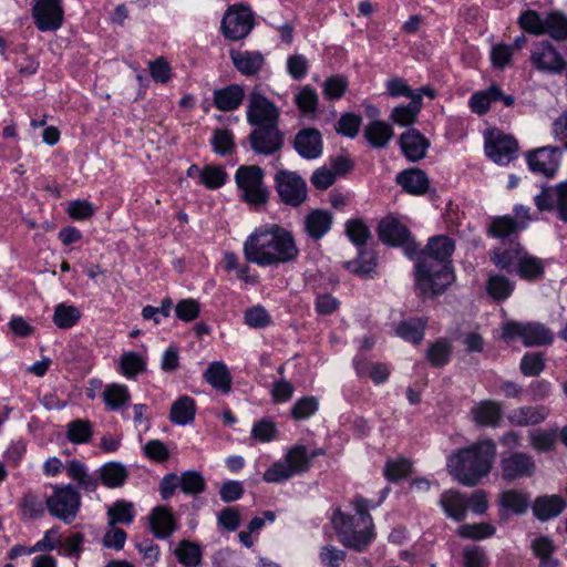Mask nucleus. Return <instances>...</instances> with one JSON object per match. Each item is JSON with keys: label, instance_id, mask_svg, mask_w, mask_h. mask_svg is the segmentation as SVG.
Returning a JSON list of instances; mask_svg holds the SVG:
<instances>
[{"label": "nucleus", "instance_id": "774afa93", "mask_svg": "<svg viewBox=\"0 0 567 567\" xmlns=\"http://www.w3.org/2000/svg\"><path fill=\"white\" fill-rule=\"evenodd\" d=\"M465 567H487V558L478 546H467L463 550Z\"/></svg>", "mask_w": 567, "mask_h": 567}, {"label": "nucleus", "instance_id": "7ed1b4c3", "mask_svg": "<svg viewBox=\"0 0 567 567\" xmlns=\"http://www.w3.org/2000/svg\"><path fill=\"white\" fill-rule=\"evenodd\" d=\"M495 456V443L483 440L452 453L447 457L446 468L456 482L473 487L488 475Z\"/></svg>", "mask_w": 567, "mask_h": 567}, {"label": "nucleus", "instance_id": "6e6552de", "mask_svg": "<svg viewBox=\"0 0 567 567\" xmlns=\"http://www.w3.org/2000/svg\"><path fill=\"white\" fill-rule=\"evenodd\" d=\"M81 503V495L72 484L53 486L45 501L48 512L65 524H71L76 518Z\"/></svg>", "mask_w": 567, "mask_h": 567}, {"label": "nucleus", "instance_id": "dca6fc26", "mask_svg": "<svg viewBox=\"0 0 567 567\" xmlns=\"http://www.w3.org/2000/svg\"><path fill=\"white\" fill-rule=\"evenodd\" d=\"M63 0H38V30H58L64 18Z\"/></svg>", "mask_w": 567, "mask_h": 567}, {"label": "nucleus", "instance_id": "aec40b11", "mask_svg": "<svg viewBox=\"0 0 567 567\" xmlns=\"http://www.w3.org/2000/svg\"><path fill=\"white\" fill-rule=\"evenodd\" d=\"M400 146L409 161L416 162L425 156L430 143L419 131L411 128L401 135Z\"/></svg>", "mask_w": 567, "mask_h": 567}, {"label": "nucleus", "instance_id": "6ab92c4d", "mask_svg": "<svg viewBox=\"0 0 567 567\" xmlns=\"http://www.w3.org/2000/svg\"><path fill=\"white\" fill-rule=\"evenodd\" d=\"M503 476L507 480H516L523 476H532L535 471L533 458L525 453H513L502 461Z\"/></svg>", "mask_w": 567, "mask_h": 567}, {"label": "nucleus", "instance_id": "49530a36", "mask_svg": "<svg viewBox=\"0 0 567 567\" xmlns=\"http://www.w3.org/2000/svg\"><path fill=\"white\" fill-rule=\"evenodd\" d=\"M110 518L109 525L115 524H131L134 519L135 513L133 504L125 501H117L107 509Z\"/></svg>", "mask_w": 567, "mask_h": 567}, {"label": "nucleus", "instance_id": "1a4fd4ad", "mask_svg": "<svg viewBox=\"0 0 567 567\" xmlns=\"http://www.w3.org/2000/svg\"><path fill=\"white\" fill-rule=\"evenodd\" d=\"M502 338L511 340L519 338L527 347L544 346L553 342V333L542 323L506 322L502 328Z\"/></svg>", "mask_w": 567, "mask_h": 567}, {"label": "nucleus", "instance_id": "9d476101", "mask_svg": "<svg viewBox=\"0 0 567 567\" xmlns=\"http://www.w3.org/2000/svg\"><path fill=\"white\" fill-rule=\"evenodd\" d=\"M254 27V16L244 6L230 7L221 21L223 33L226 38L237 41L249 34Z\"/></svg>", "mask_w": 567, "mask_h": 567}, {"label": "nucleus", "instance_id": "6e6d98bb", "mask_svg": "<svg viewBox=\"0 0 567 567\" xmlns=\"http://www.w3.org/2000/svg\"><path fill=\"white\" fill-rule=\"evenodd\" d=\"M318 409L319 403L315 396H305L293 404L291 414L296 420H306L311 417Z\"/></svg>", "mask_w": 567, "mask_h": 567}, {"label": "nucleus", "instance_id": "ea45409f", "mask_svg": "<svg viewBox=\"0 0 567 567\" xmlns=\"http://www.w3.org/2000/svg\"><path fill=\"white\" fill-rule=\"evenodd\" d=\"M228 181L225 168L218 165H206L202 167L200 182L208 189H218Z\"/></svg>", "mask_w": 567, "mask_h": 567}, {"label": "nucleus", "instance_id": "423d86ee", "mask_svg": "<svg viewBox=\"0 0 567 567\" xmlns=\"http://www.w3.org/2000/svg\"><path fill=\"white\" fill-rule=\"evenodd\" d=\"M310 457L303 445H295L287 450L284 458L275 462L265 473L267 483H280L309 468Z\"/></svg>", "mask_w": 567, "mask_h": 567}, {"label": "nucleus", "instance_id": "4d7b16f0", "mask_svg": "<svg viewBox=\"0 0 567 567\" xmlns=\"http://www.w3.org/2000/svg\"><path fill=\"white\" fill-rule=\"evenodd\" d=\"M175 553L178 557V560L188 567L196 566L200 560L199 547L188 542H182L177 546Z\"/></svg>", "mask_w": 567, "mask_h": 567}, {"label": "nucleus", "instance_id": "79ce46f5", "mask_svg": "<svg viewBox=\"0 0 567 567\" xmlns=\"http://www.w3.org/2000/svg\"><path fill=\"white\" fill-rule=\"evenodd\" d=\"M100 476L105 486L114 488L124 484L127 473L123 465L107 463L101 467Z\"/></svg>", "mask_w": 567, "mask_h": 567}, {"label": "nucleus", "instance_id": "b1692460", "mask_svg": "<svg viewBox=\"0 0 567 567\" xmlns=\"http://www.w3.org/2000/svg\"><path fill=\"white\" fill-rule=\"evenodd\" d=\"M150 526L158 538H167L176 529V519L166 506H156L150 514Z\"/></svg>", "mask_w": 567, "mask_h": 567}, {"label": "nucleus", "instance_id": "69168bd1", "mask_svg": "<svg viewBox=\"0 0 567 567\" xmlns=\"http://www.w3.org/2000/svg\"><path fill=\"white\" fill-rule=\"evenodd\" d=\"M346 231L349 239L358 246L363 245L370 235L369 228L360 219L349 220L346 226Z\"/></svg>", "mask_w": 567, "mask_h": 567}, {"label": "nucleus", "instance_id": "e433bc0d", "mask_svg": "<svg viewBox=\"0 0 567 567\" xmlns=\"http://www.w3.org/2000/svg\"><path fill=\"white\" fill-rule=\"evenodd\" d=\"M532 548L539 559L540 567H558V560L553 558L555 546L547 536H540L533 540Z\"/></svg>", "mask_w": 567, "mask_h": 567}, {"label": "nucleus", "instance_id": "f257e3e1", "mask_svg": "<svg viewBox=\"0 0 567 567\" xmlns=\"http://www.w3.org/2000/svg\"><path fill=\"white\" fill-rule=\"evenodd\" d=\"M244 252L248 261L267 267L293 260L299 249L290 231L276 224H265L247 237Z\"/></svg>", "mask_w": 567, "mask_h": 567}, {"label": "nucleus", "instance_id": "a18cd8bd", "mask_svg": "<svg viewBox=\"0 0 567 567\" xmlns=\"http://www.w3.org/2000/svg\"><path fill=\"white\" fill-rule=\"evenodd\" d=\"M81 312L76 307L61 303L55 308L53 322L60 329H70L79 322Z\"/></svg>", "mask_w": 567, "mask_h": 567}, {"label": "nucleus", "instance_id": "cd10ccee", "mask_svg": "<svg viewBox=\"0 0 567 567\" xmlns=\"http://www.w3.org/2000/svg\"><path fill=\"white\" fill-rule=\"evenodd\" d=\"M332 216L327 210L315 209L305 218V230L313 239L322 238L331 228Z\"/></svg>", "mask_w": 567, "mask_h": 567}, {"label": "nucleus", "instance_id": "473e14b6", "mask_svg": "<svg viewBox=\"0 0 567 567\" xmlns=\"http://www.w3.org/2000/svg\"><path fill=\"white\" fill-rule=\"evenodd\" d=\"M354 368L360 377L369 375L375 384L385 382L389 378L390 370L384 363H371L362 357L354 359Z\"/></svg>", "mask_w": 567, "mask_h": 567}, {"label": "nucleus", "instance_id": "4be33fe9", "mask_svg": "<svg viewBox=\"0 0 567 567\" xmlns=\"http://www.w3.org/2000/svg\"><path fill=\"white\" fill-rule=\"evenodd\" d=\"M295 146L302 157L317 158L322 153L321 134L315 128H305L296 136Z\"/></svg>", "mask_w": 567, "mask_h": 567}, {"label": "nucleus", "instance_id": "de8ad7c7", "mask_svg": "<svg viewBox=\"0 0 567 567\" xmlns=\"http://www.w3.org/2000/svg\"><path fill=\"white\" fill-rule=\"evenodd\" d=\"M545 33L555 40L567 39V17L560 12H551L545 17Z\"/></svg>", "mask_w": 567, "mask_h": 567}, {"label": "nucleus", "instance_id": "f3484780", "mask_svg": "<svg viewBox=\"0 0 567 567\" xmlns=\"http://www.w3.org/2000/svg\"><path fill=\"white\" fill-rule=\"evenodd\" d=\"M251 147L255 152L271 154L282 145V140L277 125L259 126L250 135Z\"/></svg>", "mask_w": 567, "mask_h": 567}, {"label": "nucleus", "instance_id": "72a5a7b5", "mask_svg": "<svg viewBox=\"0 0 567 567\" xmlns=\"http://www.w3.org/2000/svg\"><path fill=\"white\" fill-rule=\"evenodd\" d=\"M195 402L192 398L184 395L177 399L171 409V421L178 425H186L194 420Z\"/></svg>", "mask_w": 567, "mask_h": 567}, {"label": "nucleus", "instance_id": "4468645a", "mask_svg": "<svg viewBox=\"0 0 567 567\" xmlns=\"http://www.w3.org/2000/svg\"><path fill=\"white\" fill-rule=\"evenodd\" d=\"M279 118V110L272 102L258 92H252L249 96L247 107V120L256 126L277 125Z\"/></svg>", "mask_w": 567, "mask_h": 567}, {"label": "nucleus", "instance_id": "bf43d9fd", "mask_svg": "<svg viewBox=\"0 0 567 567\" xmlns=\"http://www.w3.org/2000/svg\"><path fill=\"white\" fill-rule=\"evenodd\" d=\"M451 346L443 340L433 343L427 351V359L432 365L442 367L449 362Z\"/></svg>", "mask_w": 567, "mask_h": 567}, {"label": "nucleus", "instance_id": "9b49d317", "mask_svg": "<svg viewBox=\"0 0 567 567\" xmlns=\"http://www.w3.org/2000/svg\"><path fill=\"white\" fill-rule=\"evenodd\" d=\"M561 150L543 146L526 153L525 158L530 172L545 177H554L560 166Z\"/></svg>", "mask_w": 567, "mask_h": 567}, {"label": "nucleus", "instance_id": "c03bdc74", "mask_svg": "<svg viewBox=\"0 0 567 567\" xmlns=\"http://www.w3.org/2000/svg\"><path fill=\"white\" fill-rule=\"evenodd\" d=\"M146 363L142 355L136 352H124L120 359V370L127 379L135 378L145 370Z\"/></svg>", "mask_w": 567, "mask_h": 567}, {"label": "nucleus", "instance_id": "864d4df0", "mask_svg": "<svg viewBox=\"0 0 567 567\" xmlns=\"http://www.w3.org/2000/svg\"><path fill=\"white\" fill-rule=\"evenodd\" d=\"M514 290V284L504 276H492L487 282L488 293L497 300L507 299Z\"/></svg>", "mask_w": 567, "mask_h": 567}, {"label": "nucleus", "instance_id": "0e129e2a", "mask_svg": "<svg viewBox=\"0 0 567 567\" xmlns=\"http://www.w3.org/2000/svg\"><path fill=\"white\" fill-rule=\"evenodd\" d=\"M517 229L516 221L509 216L494 218L489 231L494 237L505 238Z\"/></svg>", "mask_w": 567, "mask_h": 567}, {"label": "nucleus", "instance_id": "f704fd0d", "mask_svg": "<svg viewBox=\"0 0 567 567\" xmlns=\"http://www.w3.org/2000/svg\"><path fill=\"white\" fill-rule=\"evenodd\" d=\"M517 259V267L515 271L524 279H534L543 274L542 261L532 255L523 251V255H517V249L513 250Z\"/></svg>", "mask_w": 567, "mask_h": 567}, {"label": "nucleus", "instance_id": "37998d69", "mask_svg": "<svg viewBox=\"0 0 567 567\" xmlns=\"http://www.w3.org/2000/svg\"><path fill=\"white\" fill-rule=\"evenodd\" d=\"M425 321L423 319H410L402 321L396 328V334L402 339L417 343L423 339Z\"/></svg>", "mask_w": 567, "mask_h": 567}, {"label": "nucleus", "instance_id": "c756f323", "mask_svg": "<svg viewBox=\"0 0 567 567\" xmlns=\"http://www.w3.org/2000/svg\"><path fill=\"white\" fill-rule=\"evenodd\" d=\"M515 248L518 250L517 255H523L520 245L516 241L502 243L499 247L494 250L493 261L494 264L509 272L515 271L518 262L515 257Z\"/></svg>", "mask_w": 567, "mask_h": 567}, {"label": "nucleus", "instance_id": "052dcab7", "mask_svg": "<svg viewBox=\"0 0 567 567\" xmlns=\"http://www.w3.org/2000/svg\"><path fill=\"white\" fill-rule=\"evenodd\" d=\"M347 268L357 275H369L375 267L374 256L371 252L362 251L358 258L346 264Z\"/></svg>", "mask_w": 567, "mask_h": 567}, {"label": "nucleus", "instance_id": "f8f14e48", "mask_svg": "<svg viewBox=\"0 0 567 567\" xmlns=\"http://www.w3.org/2000/svg\"><path fill=\"white\" fill-rule=\"evenodd\" d=\"M516 141L499 131H491L485 137V153L498 165H507L516 157Z\"/></svg>", "mask_w": 567, "mask_h": 567}, {"label": "nucleus", "instance_id": "e2e57ef3", "mask_svg": "<svg viewBox=\"0 0 567 567\" xmlns=\"http://www.w3.org/2000/svg\"><path fill=\"white\" fill-rule=\"evenodd\" d=\"M245 322L252 328L261 329L270 323V316L261 306H254L246 310Z\"/></svg>", "mask_w": 567, "mask_h": 567}, {"label": "nucleus", "instance_id": "39448f33", "mask_svg": "<svg viewBox=\"0 0 567 567\" xmlns=\"http://www.w3.org/2000/svg\"><path fill=\"white\" fill-rule=\"evenodd\" d=\"M42 473L47 477H58L64 471L69 478L74 481L79 488L93 492L97 487L96 478L89 472L85 463L78 458H71L66 463L58 456H49L42 464Z\"/></svg>", "mask_w": 567, "mask_h": 567}, {"label": "nucleus", "instance_id": "2eb2a0df", "mask_svg": "<svg viewBox=\"0 0 567 567\" xmlns=\"http://www.w3.org/2000/svg\"><path fill=\"white\" fill-rule=\"evenodd\" d=\"M530 62L540 72L560 73L565 69V60L547 41L537 43L530 53Z\"/></svg>", "mask_w": 567, "mask_h": 567}, {"label": "nucleus", "instance_id": "0eeeda50", "mask_svg": "<svg viewBox=\"0 0 567 567\" xmlns=\"http://www.w3.org/2000/svg\"><path fill=\"white\" fill-rule=\"evenodd\" d=\"M235 182L243 200L259 208L268 200V190L264 184V172L256 165L240 166L235 174Z\"/></svg>", "mask_w": 567, "mask_h": 567}, {"label": "nucleus", "instance_id": "c85d7f7f", "mask_svg": "<svg viewBox=\"0 0 567 567\" xmlns=\"http://www.w3.org/2000/svg\"><path fill=\"white\" fill-rule=\"evenodd\" d=\"M205 380L215 389L227 393L231 388V375L226 367V364L221 361H215L209 364L205 374Z\"/></svg>", "mask_w": 567, "mask_h": 567}, {"label": "nucleus", "instance_id": "412c9836", "mask_svg": "<svg viewBox=\"0 0 567 567\" xmlns=\"http://www.w3.org/2000/svg\"><path fill=\"white\" fill-rule=\"evenodd\" d=\"M549 408L546 405L519 406L508 413V421L516 426L536 425L544 422L549 415Z\"/></svg>", "mask_w": 567, "mask_h": 567}, {"label": "nucleus", "instance_id": "603ef678", "mask_svg": "<svg viewBox=\"0 0 567 567\" xmlns=\"http://www.w3.org/2000/svg\"><path fill=\"white\" fill-rule=\"evenodd\" d=\"M501 504L515 513H524L528 507L529 498L523 492L505 491L501 494Z\"/></svg>", "mask_w": 567, "mask_h": 567}, {"label": "nucleus", "instance_id": "09e8293b", "mask_svg": "<svg viewBox=\"0 0 567 567\" xmlns=\"http://www.w3.org/2000/svg\"><path fill=\"white\" fill-rule=\"evenodd\" d=\"M502 96L496 87H489L486 91L476 92L470 100V106L476 114H484L488 111L489 104Z\"/></svg>", "mask_w": 567, "mask_h": 567}, {"label": "nucleus", "instance_id": "f03ea898", "mask_svg": "<svg viewBox=\"0 0 567 567\" xmlns=\"http://www.w3.org/2000/svg\"><path fill=\"white\" fill-rule=\"evenodd\" d=\"M454 243L447 236L432 237L416 264L415 282L423 295L441 293L454 280L449 258L454 251Z\"/></svg>", "mask_w": 567, "mask_h": 567}, {"label": "nucleus", "instance_id": "ddd939ff", "mask_svg": "<svg viewBox=\"0 0 567 567\" xmlns=\"http://www.w3.org/2000/svg\"><path fill=\"white\" fill-rule=\"evenodd\" d=\"M276 182L278 194L285 204L297 207L306 200V183L296 173L281 171L276 175Z\"/></svg>", "mask_w": 567, "mask_h": 567}, {"label": "nucleus", "instance_id": "393cba45", "mask_svg": "<svg viewBox=\"0 0 567 567\" xmlns=\"http://www.w3.org/2000/svg\"><path fill=\"white\" fill-rule=\"evenodd\" d=\"M440 505L449 518L463 520L467 512V498L456 489H449L442 493Z\"/></svg>", "mask_w": 567, "mask_h": 567}, {"label": "nucleus", "instance_id": "a878e982", "mask_svg": "<svg viewBox=\"0 0 567 567\" xmlns=\"http://www.w3.org/2000/svg\"><path fill=\"white\" fill-rule=\"evenodd\" d=\"M230 59L235 68L244 75L258 73L265 62L264 55L258 51H231Z\"/></svg>", "mask_w": 567, "mask_h": 567}, {"label": "nucleus", "instance_id": "3c124183", "mask_svg": "<svg viewBox=\"0 0 567 567\" xmlns=\"http://www.w3.org/2000/svg\"><path fill=\"white\" fill-rule=\"evenodd\" d=\"M412 470V463L404 457L388 460L384 467V475L391 482L400 481L406 477Z\"/></svg>", "mask_w": 567, "mask_h": 567}, {"label": "nucleus", "instance_id": "c9c22d12", "mask_svg": "<svg viewBox=\"0 0 567 567\" xmlns=\"http://www.w3.org/2000/svg\"><path fill=\"white\" fill-rule=\"evenodd\" d=\"M364 135L374 147H384L392 138L393 130L385 122L374 121L367 126Z\"/></svg>", "mask_w": 567, "mask_h": 567}, {"label": "nucleus", "instance_id": "4c0bfd02", "mask_svg": "<svg viewBox=\"0 0 567 567\" xmlns=\"http://www.w3.org/2000/svg\"><path fill=\"white\" fill-rule=\"evenodd\" d=\"M421 111V99L414 97L408 105H400L392 110L391 120L401 126H408L416 121Z\"/></svg>", "mask_w": 567, "mask_h": 567}, {"label": "nucleus", "instance_id": "20e7f679", "mask_svg": "<svg viewBox=\"0 0 567 567\" xmlns=\"http://www.w3.org/2000/svg\"><path fill=\"white\" fill-rule=\"evenodd\" d=\"M353 506L354 515H346L338 509L333 513L331 523L344 546L360 550L371 543L373 524L369 514L368 499L355 497Z\"/></svg>", "mask_w": 567, "mask_h": 567}, {"label": "nucleus", "instance_id": "7c9ffc66", "mask_svg": "<svg viewBox=\"0 0 567 567\" xmlns=\"http://www.w3.org/2000/svg\"><path fill=\"white\" fill-rule=\"evenodd\" d=\"M244 90L240 85H229L214 92V103L221 111L236 110L243 102Z\"/></svg>", "mask_w": 567, "mask_h": 567}, {"label": "nucleus", "instance_id": "58836bf2", "mask_svg": "<svg viewBox=\"0 0 567 567\" xmlns=\"http://www.w3.org/2000/svg\"><path fill=\"white\" fill-rule=\"evenodd\" d=\"M65 434L71 443L85 444L92 437V424L86 420H73L66 424Z\"/></svg>", "mask_w": 567, "mask_h": 567}, {"label": "nucleus", "instance_id": "a211bd4d", "mask_svg": "<svg viewBox=\"0 0 567 567\" xmlns=\"http://www.w3.org/2000/svg\"><path fill=\"white\" fill-rule=\"evenodd\" d=\"M378 231L380 239L388 245H409V230L403 224H401L399 219L393 216L383 218L379 224Z\"/></svg>", "mask_w": 567, "mask_h": 567}, {"label": "nucleus", "instance_id": "338daca9", "mask_svg": "<svg viewBox=\"0 0 567 567\" xmlns=\"http://www.w3.org/2000/svg\"><path fill=\"white\" fill-rule=\"evenodd\" d=\"M295 100L298 107L305 113L315 112L318 105V94L310 86L302 87Z\"/></svg>", "mask_w": 567, "mask_h": 567}, {"label": "nucleus", "instance_id": "bb28decb", "mask_svg": "<svg viewBox=\"0 0 567 567\" xmlns=\"http://www.w3.org/2000/svg\"><path fill=\"white\" fill-rule=\"evenodd\" d=\"M396 182L404 190L412 195L424 194L430 185L426 174L419 168H410L396 176Z\"/></svg>", "mask_w": 567, "mask_h": 567}, {"label": "nucleus", "instance_id": "a19ab883", "mask_svg": "<svg viewBox=\"0 0 567 567\" xmlns=\"http://www.w3.org/2000/svg\"><path fill=\"white\" fill-rule=\"evenodd\" d=\"M131 399L128 389L124 384L112 383L105 386L103 391V400L112 410L120 409Z\"/></svg>", "mask_w": 567, "mask_h": 567}, {"label": "nucleus", "instance_id": "680f3d73", "mask_svg": "<svg viewBox=\"0 0 567 567\" xmlns=\"http://www.w3.org/2000/svg\"><path fill=\"white\" fill-rule=\"evenodd\" d=\"M323 94L326 99L339 100L348 87V82L344 78L334 75L327 79L323 84Z\"/></svg>", "mask_w": 567, "mask_h": 567}, {"label": "nucleus", "instance_id": "13d9d810", "mask_svg": "<svg viewBox=\"0 0 567 567\" xmlns=\"http://www.w3.org/2000/svg\"><path fill=\"white\" fill-rule=\"evenodd\" d=\"M277 429L272 421L259 420L251 427V436L261 443H268L276 439Z\"/></svg>", "mask_w": 567, "mask_h": 567}, {"label": "nucleus", "instance_id": "2f4dec72", "mask_svg": "<svg viewBox=\"0 0 567 567\" xmlns=\"http://www.w3.org/2000/svg\"><path fill=\"white\" fill-rule=\"evenodd\" d=\"M564 507V499L559 496L551 495L537 498L533 509L537 518L547 520L559 515Z\"/></svg>", "mask_w": 567, "mask_h": 567}, {"label": "nucleus", "instance_id": "5fc2aeb1", "mask_svg": "<svg viewBox=\"0 0 567 567\" xmlns=\"http://www.w3.org/2000/svg\"><path fill=\"white\" fill-rule=\"evenodd\" d=\"M519 25L526 32L535 35L545 34V18L533 10H528L520 14L518 19Z\"/></svg>", "mask_w": 567, "mask_h": 567}, {"label": "nucleus", "instance_id": "5701e85b", "mask_svg": "<svg viewBox=\"0 0 567 567\" xmlns=\"http://www.w3.org/2000/svg\"><path fill=\"white\" fill-rule=\"evenodd\" d=\"M503 406L496 401H481L471 411L473 421L482 426H497L503 416Z\"/></svg>", "mask_w": 567, "mask_h": 567}, {"label": "nucleus", "instance_id": "8fccbe9b", "mask_svg": "<svg viewBox=\"0 0 567 567\" xmlns=\"http://www.w3.org/2000/svg\"><path fill=\"white\" fill-rule=\"evenodd\" d=\"M495 527L489 523L464 524L457 528V534L463 538L475 540L485 539L495 534Z\"/></svg>", "mask_w": 567, "mask_h": 567}]
</instances>
